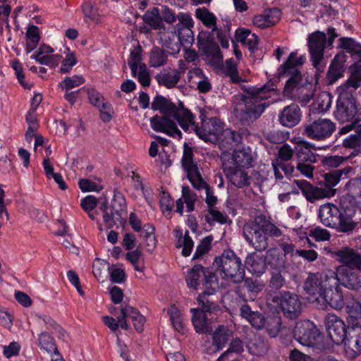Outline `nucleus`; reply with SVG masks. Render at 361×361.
<instances>
[{
  "label": "nucleus",
  "instance_id": "1",
  "mask_svg": "<svg viewBox=\"0 0 361 361\" xmlns=\"http://www.w3.org/2000/svg\"><path fill=\"white\" fill-rule=\"evenodd\" d=\"M152 109L159 110L161 116H154L150 119L153 130L165 133L171 136L181 137L175 121L185 131L193 130L197 135L205 142H215L219 140L224 127L221 122L216 117L203 120L201 126L195 125L192 113L183 106L181 102L178 106L172 103L163 96L157 95L152 103Z\"/></svg>",
  "mask_w": 361,
  "mask_h": 361
},
{
  "label": "nucleus",
  "instance_id": "2",
  "mask_svg": "<svg viewBox=\"0 0 361 361\" xmlns=\"http://www.w3.org/2000/svg\"><path fill=\"white\" fill-rule=\"evenodd\" d=\"M305 60L304 56H298L297 52L293 51L278 71L280 77L290 76L284 87V92L306 104L315 94L316 84L308 82L301 75L299 69L303 65Z\"/></svg>",
  "mask_w": 361,
  "mask_h": 361
},
{
  "label": "nucleus",
  "instance_id": "3",
  "mask_svg": "<svg viewBox=\"0 0 361 361\" xmlns=\"http://www.w3.org/2000/svg\"><path fill=\"white\" fill-rule=\"evenodd\" d=\"M274 88L267 85L248 90L245 94L235 95L233 99L235 118L242 124H249L257 120L271 104L267 101L271 97Z\"/></svg>",
  "mask_w": 361,
  "mask_h": 361
},
{
  "label": "nucleus",
  "instance_id": "4",
  "mask_svg": "<svg viewBox=\"0 0 361 361\" xmlns=\"http://www.w3.org/2000/svg\"><path fill=\"white\" fill-rule=\"evenodd\" d=\"M349 77L345 84L338 89V97L336 102V110L334 111L336 118L340 123H350L339 130V134L349 133L360 122V115L353 94L360 86V76Z\"/></svg>",
  "mask_w": 361,
  "mask_h": 361
},
{
  "label": "nucleus",
  "instance_id": "5",
  "mask_svg": "<svg viewBox=\"0 0 361 361\" xmlns=\"http://www.w3.org/2000/svg\"><path fill=\"white\" fill-rule=\"evenodd\" d=\"M348 199L347 196L340 198L341 208L330 202L319 207L318 216L324 226L335 229L337 232L348 234L355 230L358 224L354 219L356 211L344 207Z\"/></svg>",
  "mask_w": 361,
  "mask_h": 361
},
{
  "label": "nucleus",
  "instance_id": "6",
  "mask_svg": "<svg viewBox=\"0 0 361 361\" xmlns=\"http://www.w3.org/2000/svg\"><path fill=\"white\" fill-rule=\"evenodd\" d=\"M243 234L250 245L262 252L269 246L267 236L278 238L282 235V232L269 218L260 214L243 226Z\"/></svg>",
  "mask_w": 361,
  "mask_h": 361
},
{
  "label": "nucleus",
  "instance_id": "7",
  "mask_svg": "<svg viewBox=\"0 0 361 361\" xmlns=\"http://www.w3.org/2000/svg\"><path fill=\"white\" fill-rule=\"evenodd\" d=\"M327 35H329L328 39H326L324 32L316 31L310 34L307 38L311 61L318 73L324 72L325 68L324 54L326 44L327 43L329 47L331 46L334 39L338 37L334 27L327 29Z\"/></svg>",
  "mask_w": 361,
  "mask_h": 361
},
{
  "label": "nucleus",
  "instance_id": "8",
  "mask_svg": "<svg viewBox=\"0 0 361 361\" xmlns=\"http://www.w3.org/2000/svg\"><path fill=\"white\" fill-rule=\"evenodd\" d=\"M216 269L220 271L223 279L238 283L245 277V269L241 260L233 251H225L214 259Z\"/></svg>",
  "mask_w": 361,
  "mask_h": 361
},
{
  "label": "nucleus",
  "instance_id": "9",
  "mask_svg": "<svg viewBox=\"0 0 361 361\" xmlns=\"http://www.w3.org/2000/svg\"><path fill=\"white\" fill-rule=\"evenodd\" d=\"M197 45L199 52L204 56L211 66L214 68H221L223 64V54L218 44L214 41L212 32L202 30L197 37Z\"/></svg>",
  "mask_w": 361,
  "mask_h": 361
},
{
  "label": "nucleus",
  "instance_id": "10",
  "mask_svg": "<svg viewBox=\"0 0 361 361\" xmlns=\"http://www.w3.org/2000/svg\"><path fill=\"white\" fill-rule=\"evenodd\" d=\"M185 281L190 288L196 290L218 288V279L216 275L200 264L194 265L188 271Z\"/></svg>",
  "mask_w": 361,
  "mask_h": 361
},
{
  "label": "nucleus",
  "instance_id": "11",
  "mask_svg": "<svg viewBox=\"0 0 361 361\" xmlns=\"http://www.w3.org/2000/svg\"><path fill=\"white\" fill-rule=\"evenodd\" d=\"M99 209L103 212V220L108 228H111L116 222L121 224L123 220L126 219V200L123 195L116 190H114L110 206H108L106 202H104Z\"/></svg>",
  "mask_w": 361,
  "mask_h": 361
},
{
  "label": "nucleus",
  "instance_id": "12",
  "mask_svg": "<svg viewBox=\"0 0 361 361\" xmlns=\"http://www.w3.org/2000/svg\"><path fill=\"white\" fill-rule=\"evenodd\" d=\"M267 302L279 305L283 315L290 319H295L301 314L302 304L297 294L285 291L280 294H268Z\"/></svg>",
  "mask_w": 361,
  "mask_h": 361
},
{
  "label": "nucleus",
  "instance_id": "13",
  "mask_svg": "<svg viewBox=\"0 0 361 361\" xmlns=\"http://www.w3.org/2000/svg\"><path fill=\"white\" fill-rule=\"evenodd\" d=\"M336 274L332 271L310 273L305 281L304 289L308 294L318 300L322 297L326 286H332L336 284Z\"/></svg>",
  "mask_w": 361,
  "mask_h": 361
},
{
  "label": "nucleus",
  "instance_id": "14",
  "mask_svg": "<svg viewBox=\"0 0 361 361\" xmlns=\"http://www.w3.org/2000/svg\"><path fill=\"white\" fill-rule=\"evenodd\" d=\"M336 129L335 124L327 118H319L304 126L303 134L317 141L329 138Z\"/></svg>",
  "mask_w": 361,
  "mask_h": 361
},
{
  "label": "nucleus",
  "instance_id": "15",
  "mask_svg": "<svg viewBox=\"0 0 361 361\" xmlns=\"http://www.w3.org/2000/svg\"><path fill=\"white\" fill-rule=\"evenodd\" d=\"M295 338L303 345H312L317 341L319 332L316 326L310 320L296 323L293 330Z\"/></svg>",
  "mask_w": 361,
  "mask_h": 361
},
{
  "label": "nucleus",
  "instance_id": "16",
  "mask_svg": "<svg viewBox=\"0 0 361 361\" xmlns=\"http://www.w3.org/2000/svg\"><path fill=\"white\" fill-rule=\"evenodd\" d=\"M294 183L300 189L302 193L310 202L323 198L334 197L336 190L324 189L322 187L313 186L305 180H295Z\"/></svg>",
  "mask_w": 361,
  "mask_h": 361
},
{
  "label": "nucleus",
  "instance_id": "17",
  "mask_svg": "<svg viewBox=\"0 0 361 361\" xmlns=\"http://www.w3.org/2000/svg\"><path fill=\"white\" fill-rule=\"evenodd\" d=\"M325 326L331 340L336 344H342L346 337L347 329L344 322L336 315L329 314L326 316Z\"/></svg>",
  "mask_w": 361,
  "mask_h": 361
},
{
  "label": "nucleus",
  "instance_id": "18",
  "mask_svg": "<svg viewBox=\"0 0 361 361\" xmlns=\"http://www.w3.org/2000/svg\"><path fill=\"white\" fill-rule=\"evenodd\" d=\"M357 271L347 267H338L335 273L336 279L338 283L340 282L345 288L357 291L361 288V280Z\"/></svg>",
  "mask_w": 361,
  "mask_h": 361
},
{
  "label": "nucleus",
  "instance_id": "19",
  "mask_svg": "<svg viewBox=\"0 0 361 361\" xmlns=\"http://www.w3.org/2000/svg\"><path fill=\"white\" fill-rule=\"evenodd\" d=\"M341 47L346 49L351 54L357 56L358 61L350 66V77L360 76L361 75V44L357 43L353 39L341 37L339 39Z\"/></svg>",
  "mask_w": 361,
  "mask_h": 361
},
{
  "label": "nucleus",
  "instance_id": "20",
  "mask_svg": "<svg viewBox=\"0 0 361 361\" xmlns=\"http://www.w3.org/2000/svg\"><path fill=\"white\" fill-rule=\"evenodd\" d=\"M347 56L344 52H340L331 61L326 74V80L329 85L334 84L339 78L343 77L345 71V62Z\"/></svg>",
  "mask_w": 361,
  "mask_h": 361
},
{
  "label": "nucleus",
  "instance_id": "21",
  "mask_svg": "<svg viewBox=\"0 0 361 361\" xmlns=\"http://www.w3.org/2000/svg\"><path fill=\"white\" fill-rule=\"evenodd\" d=\"M217 288H207L202 290V293L199 295L197 298V302L200 305L198 308L203 312L206 313H215L220 310L218 305L217 299L215 293Z\"/></svg>",
  "mask_w": 361,
  "mask_h": 361
},
{
  "label": "nucleus",
  "instance_id": "22",
  "mask_svg": "<svg viewBox=\"0 0 361 361\" xmlns=\"http://www.w3.org/2000/svg\"><path fill=\"white\" fill-rule=\"evenodd\" d=\"M301 116L302 112L299 106L291 104L283 108L279 116V121L282 126L293 128L300 123Z\"/></svg>",
  "mask_w": 361,
  "mask_h": 361
},
{
  "label": "nucleus",
  "instance_id": "23",
  "mask_svg": "<svg viewBox=\"0 0 361 361\" xmlns=\"http://www.w3.org/2000/svg\"><path fill=\"white\" fill-rule=\"evenodd\" d=\"M339 261L343 264L339 267H347L361 272V255L352 248L343 247L336 252Z\"/></svg>",
  "mask_w": 361,
  "mask_h": 361
},
{
  "label": "nucleus",
  "instance_id": "24",
  "mask_svg": "<svg viewBox=\"0 0 361 361\" xmlns=\"http://www.w3.org/2000/svg\"><path fill=\"white\" fill-rule=\"evenodd\" d=\"M344 343L345 351L351 358L355 357L361 352V329L357 328L347 331Z\"/></svg>",
  "mask_w": 361,
  "mask_h": 361
},
{
  "label": "nucleus",
  "instance_id": "25",
  "mask_svg": "<svg viewBox=\"0 0 361 361\" xmlns=\"http://www.w3.org/2000/svg\"><path fill=\"white\" fill-rule=\"evenodd\" d=\"M192 157L193 152L192 148L185 143L184 152L182 158V166L186 171L187 177L190 183L194 180L195 181V180H200V177L202 176L197 165L193 161Z\"/></svg>",
  "mask_w": 361,
  "mask_h": 361
},
{
  "label": "nucleus",
  "instance_id": "26",
  "mask_svg": "<svg viewBox=\"0 0 361 361\" xmlns=\"http://www.w3.org/2000/svg\"><path fill=\"white\" fill-rule=\"evenodd\" d=\"M281 14V11L277 8L267 10L262 14L255 16L252 23L260 29L270 27L280 20Z\"/></svg>",
  "mask_w": 361,
  "mask_h": 361
},
{
  "label": "nucleus",
  "instance_id": "27",
  "mask_svg": "<svg viewBox=\"0 0 361 361\" xmlns=\"http://www.w3.org/2000/svg\"><path fill=\"white\" fill-rule=\"evenodd\" d=\"M321 298L334 309L341 310L343 307L344 300L343 293L341 288L338 284V280H336V284L334 286H326V289Z\"/></svg>",
  "mask_w": 361,
  "mask_h": 361
},
{
  "label": "nucleus",
  "instance_id": "28",
  "mask_svg": "<svg viewBox=\"0 0 361 361\" xmlns=\"http://www.w3.org/2000/svg\"><path fill=\"white\" fill-rule=\"evenodd\" d=\"M219 147L223 152L232 149L235 146L241 142V135L230 129L223 130L221 137H219Z\"/></svg>",
  "mask_w": 361,
  "mask_h": 361
},
{
  "label": "nucleus",
  "instance_id": "29",
  "mask_svg": "<svg viewBox=\"0 0 361 361\" xmlns=\"http://www.w3.org/2000/svg\"><path fill=\"white\" fill-rule=\"evenodd\" d=\"M183 72L184 70L180 71L178 69H163L156 75V80L159 85L172 88L179 82L181 73Z\"/></svg>",
  "mask_w": 361,
  "mask_h": 361
},
{
  "label": "nucleus",
  "instance_id": "30",
  "mask_svg": "<svg viewBox=\"0 0 361 361\" xmlns=\"http://www.w3.org/2000/svg\"><path fill=\"white\" fill-rule=\"evenodd\" d=\"M240 315L245 318L255 329L259 330L265 326V318L264 315L258 311H252L250 307L247 304H243L240 308Z\"/></svg>",
  "mask_w": 361,
  "mask_h": 361
},
{
  "label": "nucleus",
  "instance_id": "31",
  "mask_svg": "<svg viewBox=\"0 0 361 361\" xmlns=\"http://www.w3.org/2000/svg\"><path fill=\"white\" fill-rule=\"evenodd\" d=\"M190 311L193 314L192 322L197 333L207 334L212 331V327L209 325V320L204 312L199 309L192 308Z\"/></svg>",
  "mask_w": 361,
  "mask_h": 361
},
{
  "label": "nucleus",
  "instance_id": "32",
  "mask_svg": "<svg viewBox=\"0 0 361 361\" xmlns=\"http://www.w3.org/2000/svg\"><path fill=\"white\" fill-rule=\"evenodd\" d=\"M226 177L237 188H243L249 185L250 177L240 169L229 167L226 169Z\"/></svg>",
  "mask_w": 361,
  "mask_h": 361
},
{
  "label": "nucleus",
  "instance_id": "33",
  "mask_svg": "<svg viewBox=\"0 0 361 361\" xmlns=\"http://www.w3.org/2000/svg\"><path fill=\"white\" fill-rule=\"evenodd\" d=\"M245 265L250 272L257 275L263 274L267 269L265 259L256 252L251 253L246 257Z\"/></svg>",
  "mask_w": 361,
  "mask_h": 361
},
{
  "label": "nucleus",
  "instance_id": "34",
  "mask_svg": "<svg viewBox=\"0 0 361 361\" xmlns=\"http://www.w3.org/2000/svg\"><path fill=\"white\" fill-rule=\"evenodd\" d=\"M348 194L345 196L353 198L355 206L361 210V178H355L350 179L345 185Z\"/></svg>",
  "mask_w": 361,
  "mask_h": 361
},
{
  "label": "nucleus",
  "instance_id": "35",
  "mask_svg": "<svg viewBox=\"0 0 361 361\" xmlns=\"http://www.w3.org/2000/svg\"><path fill=\"white\" fill-rule=\"evenodd\" d=\"M159 39L162 44L169 49L172 53L178 52L180 49V43L177 34L175 31H166L164 28L159 32Z\"/></svg>",
  "mask_w": 361,
  "mask_h": 361
},
{
  "label": "nucleus",
  "instance_id": "36",
  "mask_svg": "<svg viewBox=\"0 0 361 361\" xmlns=\"http://www.w3.org/2000/svg\"><path fill=\"white\" fill-rule=\"evenodd\" d=\"M233 161L236 167H250L253 161L251 150L250 148L235 149L233 153Z\"/></svg>",
  "mask_w": 361,
  "mask_h": 361
},
{
  "label": "nucleus",
  "instance_id": "37",
  "mask_svg": "<svg viewBox=\"0 0 361 361\" xmlns=\"http://www.w3.org/2000/svg\"><path fill=\"white\" fill-rule=\"evenodd\" d=\"M195 17L200 20L205 27L212 28V34L219 29L216 27V16L207 8L202 7L196 8Z\"/></svg>",
  "mask_w": 361,
  "mask_h": 361
},
{
  "label": "nucleus",
  "instance_id": "38",
  "mask_svg": "<svg viewBox=\"0 0 361 361\" xmlns=\"http://www.w3.org/2000/svg\"><path fill=\"white\" fill-rule=\"evenodd\" d=\"M350 171V168L343 169H336L325 173L324 177V189L334 190L333 188L336 186L341 179V176L346 175Z\"/></svg>",
  "mask_w": 361,
  "mask_h": 361
},
{
  "label": "nucleus",
  "instance_id": "39",
  "mask_svg": "<svg viewBox=\"0 0 361 361\" xmlns=\"http://www.w3.org/2000/svg\"><path fill=\"white\" fill-rule=\"evenodd\" d=\"M169 53L159 47L154 48L150 52L149 65L154 68L164 66L168 61Z\"/></svg>",
  "mask_w": 361,
  "mask_h": 361
},
{
  "label": "nucleus",
  "instance_id": "40",
  "mask_svg": "<svg viewBox=\"0 0 361 361\" xmlns=\"http://www.w3.org/2000/svg\"><path fill=\"white\" fill-rule=\"evenodd\" d=\"M140 236L144 239V245L147 251L151 253L155 248L157 244L154 227L151 224H145Z\"/></svg>",
  "mask_w": 361,
  "mask_h": 361
},
{
  "label": "nucleus",
  "instance_id": "41",
  "mask_svg": "<svg viewBox=\"0 0 361 361\" xmlns=\"http://www.w3.org/2000/svg\"><path fill=\"white\" fill-rule=\"evenodd\" d=\"M145 23L152 29L161 30L163 23L160 16L159 8L154 7L152 10L147 11L143 16Z\"/></svg>",
  "mask_w": 361,
  "mask_h": 361
},
{
  "label": "nucleus",
  "instance_id": "42",
  "mask_svg": "<svg viewBox=\"0 0 361 361\" xmlns=\"http://www.w3.org/2000/svg\"><path fill=\"white\" fill-rule=\"evenodd\" d=\"M167 313L169 315L171 322L174 329L183 334L185 333V325L182 321V316L180 310L174 305H171L168 310Z\"/></svg>",
  "mask_w": 361,
  "mask_h": 361
},
{
  "label": "nucleus",
  "instance_id": "43",
  "mask_svg": "<svg viewBox=\"0 0 361 361\" xmlns=\"http://www.w3.org/2000/svg\"><path fill=\"white\" fill-rule=\"evenodd\" d=\"M192 186L197 190L204 189L206 192L205 202L207 204L212 208L217 202V198L214 195L213 190L209 185L203 180L202 177H200V180H195L191 182Z\"/></svg>",
  "mask_w": 361,
  "mask_h": 361
},
{
  "label": "nucleus",
  "instance_id": "44",
  "mask_svg": "<svg viewBox=\"0 0 361 361\" xmlns=\"http://www.w3.org/2000/svg\"><path fill=\"white\" fill-rule=\"evenodd\" d=\"M189 78L199 80L197 81V89L200 92L205 93L211 90L212 85L200 68H195L189 71Z\"/></svg>",
  "mask_w": 361,
  "mask_h": 361
},
{
  "label": "nucleus",
  "instance_id": "45",
  "mask_svg": "<svg viewBox=\"0 0 361 361\" xmlns=\"http://www.w3.org/2000/svg\"><path fill=\"white\" fill-rule=\"evenodd\" d=\"M38 345L41 349L49 354L52 353V351L56 350L57 348L54 338L48 331H43L39 334Z\"/></svg>",
  "mask_w": 361,
  "mask_h": 361
},
{
  "label": "nucleus",
  "instance_id": "46",
  "mask_svg": "<svg viewBox=\"0 0 361 361\" xmlns=\"http://www.w3.org/2000/svg\"><path fill=\"white\" fill-rule=\"evenodd\" d=\"M229 337L228 328L224 325H220L213 334V344L219 350L228 342Z\"/></svg>",
  "mask_w": 361,
  "mask_h": 361
},
{
  "label": "nucleus",
  "instance_id": "47",
  "mask_svg": "<svg viewBox=\"0 0 361 361\" xmlns=\"http://www.w3.org/2000/svg\"><path fill=\"white\" fill-rule=\"evenodd\" d=\"M40 39L39 30L37 26H30L26 34V51L30 53L37 46Z\"/></svg>",
  "mask_w": 361,
  "mask_h": 361
},
{
  "label": "nucleus",
  "instance_id": "48",
  "mask_svg": "<svg viewBox=\"0 0 361 361\" xmlns=\"http://www.w3.org/2000/svg\"><path fill=\"white\" fill-rule=\"evenodd\" d=\"M311 146L310 144L304 142L303 145L297 148L296 156L298 162L305 163L310 161L311 163H315L317 161L316 155L310 149Z\"/></svg>",
  "mask_w": 361,
  "mask_h": 361
},
{
  "label": "nucleus",
  "instance_id": "49",
  "mask_svg": "<svg viewBox=\"0 0 361 361\" xmlns=\"http://www.w3.org/2000/svg\"><path fill=\"white\" fill-rule=\"evenodd\" d=\"M192 27H178V39L180 46L188 47H190L195 41L194 32L192 30Z\"/></svg>",
  "mask_w": 361,
  "mask_h": 361
},
{
  "label": "nucleus",
  "instance_id": "50",
  "mask_svg": "<svg viewBox=\"0 0 361 361\" xmlns=\"http://www.w3.org/2000/svg\"><path fill=\"white\" fill-rule=\"evenodd\" d=\"M243 287L250 294L251 297H256L264 288V284L262 281L247 278L243 279Z\"/></svg>",
  "mask_w": 361,
  "mask_h": 361
},
{
  "label": "nucleus",
  "instance_id": "51",
  "mask_svg": "<svg viewBox=\"0 0 361 361\" xmlns=\"http://www.w3.org/2000/svg\"><path fill=\"white\" fill-rule=\"evenodd\" d=\"M142 49L140 47H137L131 51L130 58L128 60V63L131 69L133 76L135 77L137 69L139 68L142 63Z\"/></svg>",
  "mask_w": 361,
  "mask_h": 361
},
{
  "label": "nucleus",
  "instance_id": "52",
  "mask_svg": "<svg viewBox=\"0 0 361 361\" xmlns=\"http://www.w3.org/2000/svg\"><path fill=\"white\" fill-rule=\"evenodd\" d=\"M331 104V99L329 94L323 92L317 99L313 103V111L315 110L318 113H325L329 110Z\"/></svg>",
  "mask_w": 361,
  "mask_h": 361
},
{
  "label": "nucleus",
  "instance_id": "53",
  "mask_svg": "<svg viewBox=\"0 0 361 361\" xmlns=\"http://www.w3.org/2000/svg\"><path fill=\"white\" fill-rule=\"evenodd\" d=\"M83 12L85 17L90 19L94 23L99 24L102 23V16L99 13L98 9L93 3H86L83 6Z\"/></svg>",
  "mask_w": 361,
  "mask_h": 361
},
{
  "label": "nucleus",
  "instance_id": "54",
  "mask_svg": "<svg viewBox=\"0 0 361 361\" xmlns=\"http://www.w3.org/2000/svg\"><path fill=\"white\" fill-rule=\"evenodd\" d=\"M273 168L275 177L278 180L283 179V174L286 176L290 175L294 170V167L293 166L281 161H276L273 163Z\"/></svg>",
  "mask_w": 361,
  "mask_h": 361
},
{
  "label": "nucleus",
  "instance_id": "55",
  "mask_svg": "<svg viewBox=\"0 0 361 361\" xmlns=\"http://www.w3.org/2000/svg\"><path fill=\"white\" fill-rule=\"evenodd\" d=\"M61 56L58 54H49L39 56V54H32L31 59H35L41 65H47L51 67H56L59 65Z\"/></svg>",
  "mask_w": 361,
  "mask_h": 361
},
{
  "label": "nucleus",
  "instance_id": "56",
  "mask_svg": "<svg viewBox=\"0 0 361 361\" xmlns=\"http://www.w3.org/2000/svg\"><path fill=\"white\" fill-rule=\"evenodd\" d=\"M85 82V80L82 76L75 75L72 77H65L59 86L66 91H70L73 88L82 85Z\"/></svg>",
  "mask_w": 361,
  "mask_h": 361
},
{
  "label": "nucleus",
  "instance_id": "57",
  "mask_svg": "<svg viewBox=\"0 0 361 361\" xmlns=\"http://www.w3.org/2000/svg\"><path fill=\"white\" fill-rule=\"evenodd\" d=\"M243 350V343L241 340L235 338L231 342L228 350L218 358V361H226L231 353H240Z\"/></svg>",
  "mask_w": 361,
  "mask_h": 361
},
{
  "label": "nucleus",
  "instance_id": "58",
  "mask_svg": "<svg viewBox=\"0 0 361 361\" xmlns=\"http://www.w3.org/2000/svg\"><path fill=\"white\" fill-rule=\"evenodd\" d=\"M286 279L282 276L281 271L274 270L271 273V277L269 281V287L274 290H279L284 286Z\"/></svg>",
  "mask_w": 361,
  "mask_h": 361
},
{
  "label": "nucleus",
  "instance_id": "59",
  "mask_svg": "<svg viewBox=\"0 0 361 361\" xmlns=\"http://www.w3.org/2000/svg\"><path fill=\"white\" fill-rule=\"evenodd\" d=\"M130 314V319L132 320L133 323V326L135 329L137 331H143L144 324L145 322V317L134 307H132V309H128Z\"/></svg>",
  "mask_w": 361,
  "mask_h": 361
},
{
  "label": "nucleus",
  "instance_id": "60",
  "mask_svg": "<svg viewBox=\"0 0 361 361\" xmlns=\"http://www.w3.org/2000/svg\"><path fill=\"white\" fill-rule=\"evenodd\" d=\"M226 71L233 82L238 83L241 81L238 75L237 63L233 59H230L226 61Z\"/></svg>",
  "mask_w": 361,
  "mask_h": 361
},
{
  "label": "nucleus",
  "instance_id": "61",
  "mask_svg": "<svg viewBox=\"0 0 361 361\" xmlns=\"http://www.w3.org/2000/svg\"><path fill=\"white\" fill-rule=\"evenodd\" d=\"M281 318L274 317L271 318L267 324L266 329L269 335L271 338H275L278 336L281 331Z\"/></svg>",
  "mask_w": 361,
  "mask_h": 361
},
{
  "label": "nucleus",
  "instance_id": "62",
  "mask_svg": "<svg viewBox=\"0 0 361 361\" xmlns=\"http://www.w3.org/2000/svg\"><path fill=\"white\" fill-rule=\"evenodd\" d=\"M182 195L185 200L187 206V210L190 212L194 210V204L197 199V195L192 192L188 186H183L182 188Z\"/></svg>",
  "mask_w": 361,
  "mask_h": 361
},
{
  "label": "nucleus",
  "instance_id": "63",
  "mask_svg": "<svg viewBox=\"0 0 361 361\" xmlns=\"http://www.w3.org/2000/svg\"><path fill=\"white\" fill-rule=\"evenodd\" d=\"M142 256V252L139 247L136 250L129 252L126 254V258L129 260L131 264L133 265L135 269L137 271L142 272L145 269V266L143 264H139V259Z\"/></svg>",
  "mask_w": 361,
  "mask_h": 361
},
{
  "label": "nucleus",
  "instance_id": "64",
  "mask_svg": "<svg viewBox=\"0 0 361 361\" xmlns=\"http://www.w3.org/2000/svg\"><path fill=\"white\" fill-rule=\"evenodd\" d=\"M248 348L252 354L258 356L265 354L267 350V345L260 338H255Z\"/></svg>",
  "mask_w": 361,
  "mask_h": 361
}]
</instances>
